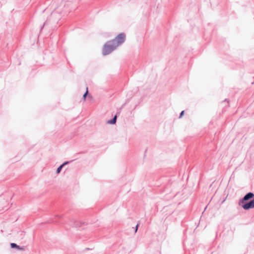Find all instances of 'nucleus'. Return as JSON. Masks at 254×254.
<instances>
[{"mask_svg": "<svg viewBox=\"0 0 254 254\" xmlns=\"http://www.w3.org/2000/svg\"><path fill=\"white\" fill-rule=\"evenodd\" d=\"M116 48V47L115 45L111 41H110L104 45L103 48V54L104 55H108L113 51Z\"/></svg>", "mask_w": 254, "mask_h": 254, "instance_id": "1", "label": "nucleus"}, {"mask_svg": "<svg viewBox=\"0 0 254 254\" xmlns=\"http://www.w3.org/2000/svg\"><path fill=\"white\" fill-rule=\"evenodd\" d=\"M126 35L124 33H121L119 34L114 39L111 41L117 48L120 44L123 43L125 40Z\"/></svg>", "mask_w": 254, "mask_h": 254, "instance_id": "2", "label": "nucleus"}, {"mask_svg": "<svg viewBox=\"0 0 254 254\" xmlns=\"http://www.w3.org/2000/svg\"><path fill=\"white\" fill-rule=\"evenodd\" d=\"M254 197V193L252 192H249L244 195V196L240 199L239 201V205L242 206V205L246 203L247 201L253 198Z\"/></svg>", "mask_w": 254, "mask_h": 254, "instance_id": "3", "label": "nucleus"}, {"mask_svg": "<svg viewBox=\"0 0 254 254\" xmlns=\"http://www.w3.org/2000/svg\"><path fill=\"white\" fill-rule=\"evenodd\" d=\"M241 207L246 210L254 208V197L249 202L242 205Z\"/></svg>", "mask_w": 254, "mask_h": 254, "instance_id": "4", "label": "nucleus"}, {"mask_svg": "<svg viewBox=\"0 0 254 254\" xmlns=\"http://www.w3.org/2000/svg\"><path fill=\"white\" fill-rule=\"evenodd\" d=\"M10 246L12 248H16L19 250H24V248L20 247L15 243H11Z\"/></svg>", "mask_w": 254, "mask_h": 254, "instance_id": "5", "label": "nucleus"}, {"mask_svg": "<svg viewBox=\"0 0 254 254\" xmlns=\"http://www.w3.org/2000/svg\"><path fill=\"white\" fill-rule=\"evenodd\" d=\"M116 120L117 116H115L112 120L108 121L107 123L110 124H114L116 122Z\"/></svg>", "mask_w": 254, "mask_h": 254, "instance_id": "6", "label": "nucleus"}, {"mask_svg": "<svg viewBox=\"0 0 254 254\" xmlns=\"http://www.w3.org/2000/svg\"><path fill=\"white\" fill-rule=\"evenodd\" d=\"M66 164H67V162H65V163H64V164H63L62 165H61V166H60V167L57 169V174H59V173L61 172V170H62V168L63 167V166H64V165Z\"/></svg>", "mask_w": 254, "mask_h": 254, "instance_id": "7", "label": "nucleus"}, {"mask_svg": "<svg viewBox=\"0 0 254 254\" xmlns=\"http://www.w3.org/2000/svg\"><path fill=\"white\" fill-rule=\"evenodd\" d=\"M88 93V87H86V91L85 93H84V94L83 96V99L84 101L85 100L86 97V95H87Z\"/></svg>", "mask_w": 254, "mask_h": 254, "instance_id": "8", "label": "nucleus"}, {"mask_svg": "<svg viewBox=\"0 0 254 254\" xmlns=\"http://www.w3.org/2000/svg\"><path fill=\"white\" fill-rule=\"evenodd\" d=\"M184 112L185 111H182L181 113L180 114V116H179V118H181L183 117V116L184 115Z\"/></svg>", "mask_w": 254, "mask_h": 254, "instance_id": "9", "label": "nucleus"}, {"mask_svg": "<svg viewBox=\"0 0 254 254\" xmlns=\"http://www.w3.org/2000/svg\"><path fill=\"white\" fill-rule=\"evenodd\" d=\"M138 225H139V224H137V225H136V228H135V232H137V229H138Z\"/></svg>", "mask_w": 254, "mask_h": 254, "instance_id": "10", "label": "nucleus"}, {"mask_svg": "<svg viewBox=\"0 0 254 254\" xmlns=\"http://www.w3.org/2000/svg\"><path fill=\"white\" fill-rule=\"evenodd\" d=\"M206 208H207V206L205 207L204 210H205Z\"/></svg>", "mask_w": 254, "mask_h": 254, "instance_id": "11", "label": "nucleus"}]
</instances>
